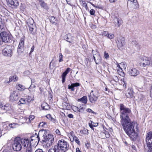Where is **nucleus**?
Segmentation results:
<instances>
[{"instance_id": "obj_1", "label": "nucleus", "mask_w": 152, "mask_h": 152, "mask_svg": "<svg viewBox=\"0 0 152 152\" xmlns=\"http://www.w3.org/2000/svg\"><path fill=\"white\" fill-rule=\"evenodd\" d=\"M121 124L126 133L132 140H135L137 137L138 135L134 129L135 123L131 121L130 119H129L121 121Z\"/></svg>"}, {"instance_id": "obj_2", "label": "nucleus", "mask_w": 152, "mask_h": 152, "mask_svg": "<svg viewBox=\"0 0 152 152\" xmlns=\"http://www.w3.org/2000/svg\"><path fill=\"white\" fill-rule=\"evenodd\" d=\"M29 144V140L27 139L21 138L19 137L15 138L12 145L13 149L14 151H19L22 148V145L25 147Z\"/></svg>"}, {"instance_id": "obj_3", "label": "nucleus", "mask_w": 152, "mask_h": 152, "mask_svg": "<svg viewBox=\"0 0 152 152\" xmlns=\"http://www.w3.org/2000/svg\"><path fill=\"white\" fill-rule=\"evenodd\" d=\"M69 148V145L67 142L64 140L58 141L57 145L54 146L53 149L54 152H59L60 150L63 152H66Z\"/></svg>"}, {"instance_id": "obj_4", "label": "nucleus", "mask_w": 152, "mask_h": 152, "mask_svg": "<svg viewBox=\"0 0 152 152\" xmlns=\"http://www.w3.org/2000/svg\"><path fill=\"white\" fill-rule=\"evenodd\" d=\"M42 132L44 134L42 135L43 139L42 140V143L43 144L44 142L45 143H46V145L48 146H50L51 145L53 142L54 139L52 135L47 134V132L46 130L44 129L40 131L39 132V134L41 132Z\"/></svg>"}, {"instance_id": "obj_5", "label": "nucleus", "mask_w": 152, "mask_h": 152, "mask_svg": "<svg viewBox=\"0 0 152 152\" xmlns=\"http://www.w3.org/2000/svg\"><path fill=\"white\" fill-rule=\"evenodd\" d=\"M120 110L121 121L130 119L129 116L131 112L130 108L126 107L123 104H120Z\"/></svg>"}, {"instance_id": "obj_6", "label": "nucleus", "mask_w": 152, "mask_h": 152, "mask_svg": "<svg viewBox=\"0 0 152 152\" xmlns=\"http://www.w3.org/2000/svg\"><path fill=\"white\" fill-rule=\"evenodd\" d=\"M0 36L3 42L8 43H13L14 41L12 35L6 31H2L0 33Z\"/></svg>"}, {"instance_id": "obj_7", "label": "nucleus", "mask_w": 152, "mask_h": 152, "mask_svg": "<svg viewBox=\"0 0 152 152\" xmlns=\"http://www.w3.org/2000/svg\"><path fill=\"white\" fill-rule=\"evenodd\" d=\"M145 142L148 151V152L152 151V132L150 131L146 134L145 138Z\"/></svg>"}, {"instance_id": "obj_8", "label": "nucleus", "mask_w": 152, "mask_h": 152, "mask_svg": "<svg viewBox=\"0 0 152 152\" xmlns=\"http://www.w3.org/2000/svg\"><path fill=\"white\" fill-rule=\"evenodd\" d=\"M12 49V45H7L2 50V54L4 56L6 57H11L13 54Z\"/></svg>"}, {"instance_id": "obj_9", "label": "nucleus", "mask_w": 152, "mask_h": 152, "mask_svg": "<svg viewBox=\"0 0 152 152\" xmlns=\"http://www.w3.org/2000/svg\"><path fill=\"white\" fill-rule=\"evenodd\" d=\"M89 100L91 103H95V102L98 99L99 97L98 92L97 91L93 92V91H92L90 94L88 95Z\"/></svg>"}, {"instance_id": "obj_10", "label": "nucleus", "mask_w": 152, "mask_h": 152, "mask_svg": "<svg viewBox=\"0 0 152 152\" xmlns=\"http://www.w3.org/2000/svg\"><path fill=\"white\" fill-rule=\"evenodd\" d=\"M116 41L117 47L119 49H120V48H122L125 45L124 38L121 36L118 37Z\"/></svg>"}, {"instance_id": "obj_11", "label": "nucleus", "mask_w": 152, "mask_h": 152, "mask_svg": "<svg viewBox=\"0 0 152 152\" xmlns=\"http://www.w3.org/2000/svg\"><path fill=\"white\" fill-rule=\"evenodd\" d=\"M19 98L18 94L16 91H14L11 93L9 99L10 102H13L17 101Z\"/></svg>"}, {"instance_id": "obj_12", "label": "nucleus", "mask_w": 152, "mask_h": 152, "mask_svg": "<svg viewBox=\"0 0 152 152\" xmlns=\"http://www.w3.org/2000/svg\"><path fill=\"white\" fill-rule=\"evenodd\" d=\"M8 5L12 8H17L19 6V2L17 0H7Z\"/></svg>"}, {"instance_id": "obj_13", "label": "nucleus", "mask_w": 152, "mask_h": 152, "mask_svg": "<svg viewBox=\"0 0 152 152\" xmlns=\"http://www.w3.org/2000/svg\"><path fill=\"white\" fill-rule=\"evenodd\" d=\"M128 74L131 76H135L139 74V71L137 69L134 68L130 69L128 70Z\"/></svg>"}, {"instance_id": "obj_14", "label": "nucleus", "mask_w": 152, "mask_h": 152, "mask_svg": "<svg viewBox=\"0 0 152 152\" xmlns=\"http://www.w3.org/2000/svg\"><path fill=\"white\" fill-rule=\"evenodd\" d=\"M64 40L69 43H72L74 41V37L70 34H68L63 37Z\"/></svg>"}, {"instance_id": "obj_15", "label": "nucleus", "mask_w": 152, "mask_h": 152, "mask_svg": "<svg viewBox=\"0 0 152 152\" xmlns=\"http://www.w3.org/2000/svg\"><path fill=\"white\" fill-rule=\"evenodd\" d=\"M150 59L148 58H143L142 61L140 64V66H146L149 65L150 64Z\"/></svg>"}, {"instance_id": "obj_16", "label": "nucleus", "mask_w": 152, "mask_h": 152, "mask_svg": "<svg viewBox=\"0 0 152 152\" xmlns=\"http://www.w3.org/2000/svg\"><path fill=\"white\" fill-rule=\"evenodd\" d=\"M134 92L132 88H129L126 91V95L127 98H132L134 97Z\"/></svg>"}, {"instance_id": "obj_17", "label": "nucleus", "mask_w": 152, "mask_h": 152, "mask_svg": "<svg viewBox=\"0 0 152 152\" xmlns=\"http://www.w3.org/2000/svg\"><path fill=\"white\" fill-rule=\"evenodd\" d=\"M70 70V68H67L65 71L63 72L61 75V76L62 78V82L63 83L65 82V79L67 74L69 73Z\"/></svg>"}, {"instance_id": "obj_18", "label": "nucleus", "mask_w": 152, "mask_h": 152, "mask_svg": "<svg viewBox=\"0 0 152 152\" xmlns=\"http://www.w3.org/2000/svg\"><path fill=\"white\" fill-rule=\"evenodd\" d=\"M80 84L78 83H72L71 85H69L68 86V88L70 89L71 91H74L75 89L74 88L80 86Z\"/></svg>"}, {"instance_id": "obj_19", "label": "nucleus", "mask_w": 152, "mask_h": 152, "mask_svg": "<svg viewBox=\"0 0 152 152\" xmlns=\"http://www.w3.org/2000/svg\"><path fill=\"white\" fill-rule=\"evenodd\" d=\"M50 21L52 24L55 25L58 24L57 19L54 16H51L50 18Z\"/></svg>"}, {"instance_id": "obj_20", "label": "nucleus", "mask_w": 152, "mask_h": 152, "mask_svg": "<svg viewBox=\"0 0 152 152\" xmlns=\"http://www.w3.org/2000/svg\"><path fill=\"white\" fill-rule=\"evenodd\" d=\"M95 55L96 56L97 58V62H96V64L101 63L102 61V58L100 56L99 53L97 51H96V53H95Z\"/></svg>"}, {"instance_id": "obj_21", "label": "nucleus", "mask_w": 152, "mask_h": 152, "mask_svg": "<svg viewBox=\"0 0 152 152\" xmlns=\"http://www.w3.org/2000/svg\"><path fill=\"white\" fill-rule=\"evenodd\" d=\"M35 137V136H32L30 138L31 139L30 143L31 142L33 141L34 140V142H35L36 144L37 142V144L39 143V141L40 140V139L39 138V135H37V137H35V139H33V138Z\"/></svg>"}, {"instance_id": "obj_22", "label": "nucleus", "mask_w": 152, "mask_h": 152, "mask_svg": "<svg viewBox=\"0 0 152 152\" xmlns=\"http://www.w3.org/2000/svg\"><path fill=\"white\" fill-rule=\"evenodd\" d=\"M114 20L115 22V25L118 27L120 26L123 22L121 18H116Z\"/></svg>"}, {"instance_id": "obj_23", "label": "nucleus", "mask_w": 152, "mask_h": 152, "mask_svg": "<svg viewBox=\"0 0 152 152\" xmlns=\"http://www.w3.org/2000/svg\"><path fill=\"white\" fill-rule=\"evenodd\" d=\"M41 107L43 110H48L50 109L48 104L46 103H43L41 104Z\"/></svg>"}, {"instance_id": "obj_24", "label": "nucleus", "mask_w": 152, "mask_h": 152, "mask_svg": "<svg viewBox=\"0 0 152 152\" xmlns=\"http://www.w3.org/2000/svg\"><path fill=\"white\" fill-rule=\"evenodd\" d=\"M78 102H81L83 103L86 104L87 102V98L86 96H83L81 98L78 99L77 100Z\"/></svg>"}, {"instance_id": "obj_25", "label": "nucleus", "mask_w": 152, "mask_h": 152, "mask_svg": "<svg viewBox=\"0 0 152 152\" xmlns=\"http://www.w3.org/2000/svg\"><path fill=\"white\" fill-rule=\"evenodd\" d=\"M41 7L45 10H48L49 9L47 4L45 3L44 1L39 3Z\"/></svg>"}, {"instance_id": "obj_26", "label": "nucleus", "mask_w": 152, "mask_h": 152, "mask_svg": "<svg viewBox=\"0 0 152 152\" xmlns=\"http://www.w3.org/2000/svg\"><path fill=\"white\" fill-rule=\"evenodd\" d=\"M24 47L18 46L17 49V51L19 55H20L24 51Z\"/></svg>"}, {"instance_id": "obj_27", "label": "nucleus", "mask_w": 152, "mask_h": 152, "mask_svg": "<svg viewBox=\"0 0 152 152\" xmlns=\"http://www.w3.org/2000/svg\"><path fill=\"white\" fill-rule=\"evenodd\" d=\"M10 81L11 82L13 81V82L17 81L18 79V77L16 75H14L13 76H11L10 78Z\"/></svg>"}, {"instance_id": "obj_28", "label": "nucleus", "mask_w": 152, "mask_h": 152, "mask_svg": "<svg viewBox=\"0 0 152 152\" xmlns=\"http://www.w3.org/2000/svg\"><path fill=\"white\" fill-rule=\"evenodd\" d=\"M16 88L19 91H24L26 88L25 86L21 84L16 85Z\"/></svg>"}, {"instance_id": "obj_29", "label": "nucleus", "mask_w": 152, "mask_h": 152, "mask_svg": "<svg viewBox=\"0 0 152 152\" xmlns=\"http://www.w3.org/2000/svg\"><path fill=\"white\" fill-rule=\"evenodd\" d=\"M118 81V77L115 76H114L112 78V79L110 81L111 83H115L117 82Z\"/></svg>"}, {"instance_id": "obj_30", "label": "nucleus", "mask_w": 152, "mask_h": 152, "mask_svg": "<svg viewBox=\"0 0 152 152\" xmlns=\"http://www.w3.org/2000/svg\"><path fill=\"white\" fill-rule=\"evenodd\" d=\"M34 23V20L32 18H29L28 20L27 24L28 26H33V24Z\"/></svg>"}, {"instance_id": "obj_31", "label": "nucleus", "mask_w": 152, "mask_h": 152, "mask_svg": "<svg viewBox=\"0 0 152 152\" xmlns=\"http://www.w3.org/2000/svg\"><path fill=\"white\" fill-rule=\"evenodd\" d=\"M24 37H25L24 36H23L21 38L18 46L24 47Z\"/></svg>"}, {"instance_id": "obj_32", "label": "nucleus", "mask_w": 152, "mask_h": 152, "mask_svg": "<svg viewBox=\"0 0 152 152\" xmlns=\"http://www.w3.org/2000/svg\"><path fill=\"white\" fill-rule=\"evenodd\" d=\"M16 124H17L15 123H13L9 124L8 126H6L7 128L6 129H8L9 130L11 128L13 129L15 128V126Z\"/></svg>"}, {"instance_id": "obj_33", "label": "nucleus", "mask_w": 152, "mask_h": 152, "mask_svg": "<svg viewBox=\"0 0 152 152\" xmlns=\"http://www.w3.org/2000/svg\"><path fill=\"white\" fill-rule=\"evenodd\" d=\"M26 102V99L25 98H20L18 103V105H21V104H25Z\"/></svg>"}, {"instance_id": "obj_34", "label": "nucleus", "mask_w": 152, "mask_h": 152, "mask_svg": "<svg viewBox=\"0 0 152 152\" xmlns=\"http://www.w3.org/2000/svg\"><path fill=\"white\" fill-rule=\"evenodd\" d=\"M46 117H47V118L51 121L53 122L54 123H55V122L56 121V119L53 118L52 117L51 115L50 114H48L46 115Z\"/></svg>"}, {"instance_id": "obj_35", "label": "nucleus", "mask_w": 152, "mask_h": 152, "mask_svg": "<svg viewBox=\"0 0 152 152\" xmlns=\"http://www.w3.org/2000/svg\"><path fill=\"white\" fill-rule=\"evenodd\" d=\"M98 123H95V124H90V123H88V125L90 128L94 131V127H96L98 126Z\"/></svg>"}, {"instance_id": "obj_36", "label": "nucleus", "mask_w": 152, "mask_h": 152, "mask_svg": "<svg viewBox=\"0 0 152 152\" xmlns=\"http://www.w3.org/2000/svg\"><path fill=\"white\" fill-rule=\"evenodd\" d=\"M132 44L133 45H134L137 48H138L139 47V44L136 41L132 40Z\"/></svg>"}, {"instance_id": "obj_37", "label": "nucleus", "mask_w": 152, "mask_h": 152, "mask_svg": "<svg viewBox=\"0 0 152 152\" xmlns=\"http://www.w3.org/2000/svg\"><path fill=\"white\" fill-rule=\"evenodd\" d=\"M80 132L81 134H88V130L85 128H84L83 130L80 131Z\"/></svg>"}, {"instance_id": "obj_38", "label": "nucleus", "mask_w": 152, "mask_h": 152, "mask_svg": "<svg viewBox=\"0 0 152 152\" xmlns=\"http://www.w3.org/2000/svg\"><path fill=\"white\" fill-rule=\"evenodd\" d=\"M138 99L139 101H142L144 98V95L142 94H139L138 95Z\"/></svg>"}, {"instance_id": "obj_39", "label": "nucleus", "mask_w": 152, "mask_h": 152, "mask_svg": "<svg viewBox=\"0 0 152 152\" xmlns=\"http://www.w3.org/2000/svg\"><path fill=\"white\" fill-rule=\"evenodd\" d=\"M26 152H31L32 151V148L31 147V143H30L29 146H28V145L27 146L26 145Z\"/></svg>"}, {"instance_id": "obj_40", "label": "nucleus", "mask_w": 152, "mask_h": 152, "mask_svg": "<svg viewBox=\"0 0 152 152\" xmlns=\"http://www.w3.org/2000/svg\"><path fill=\"white\" fill-rule=\"evenodd\" d=\"M47 126V124L46 122H40L39 125V127H45Z\"/></svg>"}, {"instance_id": "obj_41", "label": "nucleus", "mask_w": 152, "mask_h": 152, "mask_svg": "<svg viewBox=\"0 0 152 152\" xmlns=\"http://www.w3.org/2000/svg\"><path fill=\"white\" fill-rule=\"evenodd\" d=\"M73 139L74 140H75V142L77 143L78 145H80V141L79 139L78 138L75 136H73Z\"/></svg>"}, {"instance_id": "obj_42", "label": "nucleus", "mask_w": 152, "mask_h": 152, "mask_svg": "<svg viewBox=\"0 0 152 152\" xmlns=\"http://www.w3.org/2000/svg\"><path fill=\"white\" fill-rule=\"evenodd\" d=\"M10 109V106L9 104H7L5 105V107L4 108V110L7 111Z\"/></svg>"}, {"instance_id": "obj_43", "label": "nucleus", "mask_w": 152, "mask_h": 152, "mask_svg": "<svg viewBox=\"0 0 152 152\" xmlns=\"http://www.w3.org/2000/svg\"><path fill=\"white\" fill-rule=\"evenodd\" d=\"M4 23L2 22L1 19H0V29L3 30L4 28Z\"/></svg>"}, {"instance_id": "obj_44", "label": "nucleus", "mask_w": 152, "mask_h": 152, "mask_svg": "<svg viewBox=\"0 0 152 152\" xmlns=\"http://www.w3.org/2000/svg\"><path fill=\"white\" fill-rule=\"evenodd\" d=\"M82 4L83 6L84 7L86 10H87L88 7L87 6V4L86 2L84 1H82Z\"/></svg>"}, {"instance_id": "obj_45", "label": "nucleus", "mask_w": 152, "mask_h": 152, "mask_svg": "<svg viewBox=\"0 0 152 152\" xmlns=\"http://www.w3.org/2000/svg\"><path fill=\"white\" fill-rule=\"evenodd\" d=\"M101 101L100 102L102 104H104L106 103V98L105 97H101L100 98Z\"/></svg>"}, {"instance_id": "obj_46", "label": "nucleus", "mask_w": 152, "mask_h": 152, "mask_svg": "<svg viewBox=\"0 0 152 152\" xmlns=\"http://www.w3.org/2000/svg\"><path fill=\"white\" fill-rule=\"evenodd\" d=\"M33 26H29V30L30 31V33L34 34V32H33L34 28L33 27Z\"/></svg>"}, {"instance_id": "obj_47", "label": "nucleus", "mask_w": 152, "mask_h": 152, "mask_svg": "<svg viewBox=\"0 0 152 152\" xmlns=\"http://www.w3.org/2000/svg\"><path fill=\"white\" fill-rule=\"evenodd\" d=\"M63 61V55L61 53H60L59 56V61L60 62Z\"/></svg>"}, {"instance_id": "obj_48", "label": "nucleus", "mask_w": 152, "mask_h": 152, "mask_svg": "<svg viewBox=\"0 0 152 152\" xmlns=\"http://www.w3.org/2000/svg\"><path fill=\"white\" fill-rule=\"evenodd\" d=\"M95 53H96V51H95L94 50H92V53L93 55L94 59V60L95 62L96 63V62H97V61L96 60V58H95L96 57H95V56H94Z\"/></svg>"}, {"instance_id": "obj_49", "label": "nucleus", "mask_w": 152, "mask_h": 152, "mask_svg": "<svg viewBox=\"0 0 152 152\" xmlns=\"http://www.w3.org/2000/svg\"><path fill=\"white\" fill-rule=\"evenodd\" d=\"M86 111L88 113H92L94 114H96V113L95 112H94V111H93L90 108L87 109L86 110Z\"/></svg>"}, {"instance_id": "obj_50", "label": "nucleus", "mask_w": 152, "mask_h": 152, "mask_svg": "<svg viewBox=\"0 0 152 152\" xmlns=\"http://www.w3.org/2000/svg\"><path fill=\"white\" fill-rule=\"evenodd\" d=\"M107 37L108 38L110 39H113L114 37V35L113 34H109L108 35Z\"/></svg>"}, {"instance_id": "obj_51", "label": "nucleus", "mask_w": 152, "mask_h": 152, "mask_svg": "<svg viewBox=\"0 0 152 152\" xmlns=\"http://www.w3.org/2000/svg\"><path fill=\"white\" fill-rule=\"evenodd\" d=\"M103 133L104 134L105 137L107 138H109L110 137V134L108 132L105 131V132L104 133L103 132Z\"/></svg>"}, {"instance_id": "obj_52", "label": "nucleus", "mask_w": 152, "mask_h": 152, "mask_svg": "<svg viewBox=\"0 0 152 152\" xmlns=\"http://www.w3.org/2000/svg\"><path fill=\"white\" fill-rule=\"evenodd\" d=\"M89 12L91 15H94L95 14V10H94L93 9H92L90 10L89 11Z\"/></svg>"}, {"instance_id": "obj_53", "label": "nucleus", "mask_w": 152, "mask_h": 152, "mask_svg": "<svg viewBox=\"0 0 152 152\" xmlns=\"http://www.w3.org/2000/svg\"><path fill=\"white\" fill-rule=\"evenodd\" d=\"M132 152H133V151H137V148L134 145H132Z\"/></svg>"}, {"instance_id": "obj_54", "label": "nucleus", "mask_w": 152, "mask_h": 152, "mask_svg": "<svg viewBox=\"0 0 152 152\" xmlns=\"http://www.w3.org/2000/svg\"><path fill=\"white\" fill-rule=\"evenodd\" d=\"M83 105L82 106H80L79 107V109L81 110L80 113H83L84 111V108H83Z\"/></svg>"}, {"instance_id": "obj_55", "label": "nucleus", "mask_w": 152, "mask_h": 152, "mask_svg": "<svg viewBox=\"0 0 152 152\" xmlns=\"http://www.w3.org/2000/svg\"><path fill=\"white\" fill-rule=\"evenodd\" d=\"M26 99V101L28 103L30 102L32 99L31 97L30 96H28Z\"/></svg>"}, {"instance_id": "obj_56", "label": "nucleus", "mask_w": 152, "mask_h": 152, "mask_svg": "<svg viewBox=\"0 0 152 152\" xmlns=\"http://www.w3.org/2000/svg\"><path fill=\"white\" fill-rule=\"evenodd\" d=\"M34 45H33L31 48L30 52L29 53V56L34 51Z\"/></svg>"}, {"instance_id": "obj_57", "label": "nucleus", "mask_w": 152, "mask_h": 152, "mask_svg": "<svg viewBox=\"0 0 152 152\" xmlns=\"http://www.w3.org/2000/svg\"><path fill=\"white\" fill-rule=\"evenodd\" d=\"M104 56L105 58L106 59H107L109 57L108 54L106 53V52H105L104 53Z\"/></svg>"}, {"instance_id": "obj_58", "label": "nucleus", "mask_w": 152, "mask_h": 152, "mask_svg": "<svg viewBox=\"0 0 152 152\" xmlns=\"http://www.w3.org/2000/svg\"><path fill=\"white\" fill-rule=\"evenodd\" d=\"M109 34L108 32L106 31H104L102 35L105 36H107V37L108 35Z\"/></svg>"}, {"instance_id": "obj_59", "label": "nucleus", "mask_w": 152, "mask_h": 152, "mask_svg": "<svg viewBox=\"0 0 152 152\" xmlns=\"http://www.w3.org/2000/svg\"><path fill=\"white\" fill-rule=\"evenodd\" d=\"M30 73V72L29 71L27 70L25 71L24 72L23 74L25 75H29Z\"/></svg>"}, {"instance_id": "obj_60", "label": "nucleus", "mask_w": 152, "mask_h": 152, "mask_svg": "<svg viewBox=\"0 0 152 152\" xmlns=\"http://www.w3.org/2000/svg\"><path fill=\"white\" fill-rule=\"evenodd\" d=\"M35 118V116L34 115H30L29 117V120H32L33 119Z\"/></svg>"}, {"instance_id": "obj_61", "label": "nucleus", "mask_w": 152, "mask_h": 152, "mask_svg": "<svg viewBox=\"0 0 152 152\" xmlns=\"http://www.w3.org/2000/svg\"><path fill=\"white\" fill-rule=\"evenodd\" d=\"M56 134L58 135H60V132L59 130H58V129H57L56 130Z\"/></svg>"}, {"instance_id": "obj_62", "label": "nucleus", "mask_w": 152, "mask_h": 152, "mask_svg": "<svg viewBox=\"0 0 152 152\" xmlns=\"http://www.w3.org/2000/svg\"><path fill=\"white\" fill-rule=\"evenodd\" d=\"M5 107V105H3L2 104H0V108L1 109L4 110V108Z\"/></svg>"}, {"instance_id": "obj_63", "label": "nucleus", "mask_w": 152, "mask_h": 152, "mask_svg": "<svg viewBox=\"0 0 152 152\" xmlns=\"http://www.w3.org/2000/svg\"><path fill=\"white\" fill-rule=\"evenodd\" d=\"M67 116L70 118H72L73 117V115L72 114H69Z\"/></svg>"}, {"instance_id": "obj_64", "label": "nucleus", "mask_w": 152, "mask_h": 152, "mask_svg": "<svg viewBox=\"0 0 152 152\" xmlns=\"http://www.w3.org/2000/svg\"><path fill=\"white\" fill-rule=\"evenodd\" d=\"M33 82H33L32 81V80H31V85L30 86V87H29V88H30L31 87H33L34 88H35L36 87V86L35 85H33V86H32V83Z\"/></svg>"}]
</instances>
